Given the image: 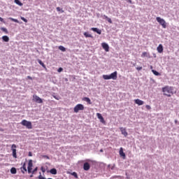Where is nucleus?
<instances>
[{"mask_svg": "<svg viewBox=\"0 0 179 179\" xmlns=\"http://www.w3.org/2000/svg\"><path fill=\"white\" fill-rule=\"evenodd\" d=\"M99 152H103V149H101Z\"/></svg>", "mask_w": 179, "mask_h": 179, "instance_id": "47", "label": "nucleus"}, {"mask_svg": "<svg viewBox=\"0 0 179 179\" xmlns=\"http://www.w3.org/2000/svg\"><path fill=\"white\" fill-rule=\"evenodd\" d=\"M134 103L138 104V106H143L145 102L139 99H137L134 100Z\"/></svg>", "mask_w": 179, "mask_h": 179, "instance_id": "12", "label": "nucleus"}, {"mask_svg": "<svg viewBox=\"0 0 179 179\" xmlns=\"http://www.w3.org/2000/svg\"><path fill=\"white\" fill-rule=\"evenodd\" d=\"M14 2L19 6H23V3L22 2H20V1H19V0H15Z\"/></svg>", "mask_w": 179, "mask_h": 179, "instance_id": "22", "label": "nucleus"}, {"mask_svg": "<svg viewBox=\"0 0 179 179\" xmlns=\"http://www.w3.org/2000/svg\"><path fill=\"white\" fill-rule=\"evenodd\" d=\"M83 110H85V106L82 103L77 104L73 108L74 113H79V111H83Z\"/></svg>", "mask_w": 179, "mask_h": 179, "instance_id": "5", "label": "nucleus"}, {"mask_svg": "<svg viewBox=\"0 0 179 179\" xmlns=\"http://www.w3.org/2000/svg\"><path fill=\"white\" fill-rule=\"evenodd\" d=\"M120 129L122 132V135H124V136H128V132H127V129L125 128L120 127Z\"/></svg>", "mask_w": 179, "mask_h": 179, "instance_id": "13", "label": "nucleus"}, {"mask_svg": "<svg viewBox=\"0 0 179 179\" xmlns=\"http://www.w3.org/2000/svg\"><path fill=\"white\" fill-rule=\"evenodd\" d=\"M145 57H149V53L147 52H143L141 55V58H145Z\"/></svg>", "mask_w": 179, "mask_h": 179, "instance_id": "24", "label": "nucleus"}, {"mask_svg": "<svg viewBox=\"0 0 179 179\" xmlns=\"http://www.w3.org/2000/svg\"><path fill=\"white\" fill-rule=\"evenodd\" d=\"M1 30H2V31H4V33H6V34H8V29L5 27H1Z\"/></svg>", "mask_w": 179, "mask_h": 179, "instance_id": "30", "label": "nucleus"}, {"mask_svg": "<svg viewBox=\"0 0 179 179\" xmlns=\"http://www.w3.org/2000/svg\"><path fill=\"white\" fill-rule=\"evenodd\" d=\"M59 50H60V51H62L63 52H65V51H66V49L65 48V47L62 45L59 46Z\"/></svg>", "mask_w": 179, "mask_h": 179, "instance_id": "25", "label": "nucleus"}, {"mask_svg": "<svg viewBox=\"0 0 179 179\" xmlns=\"http://www.w3.org/2000/svg\"><path fill=\"white\" fill-rule=\"evenodd\" d=\"M21 125H23V127H26L27 129H32L33 125L31 124V122H29L26 120H23L21 122Z\"/></svg>", "mask_w": 179, "mask_h": 179, "instance_id": "3", "label": "nucleus"}, {"mask_svg": "<svg viewBox=\"0 0 179 179\" xmlns=\"http://www.w3.org/2000/svg\"><path fill=\"white\" fill-rule=\"evenodd\" d=\"M16 148H17L16 144H13L11 146V150L13 151V157L14 159H17V155H16Z\"/></svg>", "mask_w": 179, "mask_h": 179, "instance_id": "6", "label": "nucleus"}, {"mask_svg": "<svg viewBox=\"0 0 179 179\" xmlns=\"http://www.w3.org/2000/svg\"><path fill=\"white\" fill-rule=\"evenodd\" d=\"M42 172L45 173V169H44L43 167L41 168Z\"/></svg>", "mask_w": 179, "mask_h": 179, "instance_id": "40", "label": "nucleus"}, {"mask_svg": "<svg viewBox=\"0 0 179 179\" xmlns=\"http://www.w3.org/2000/svg\"><path fill=\"white\" fill-rule=\"evenodd\" d=\"M38 179H45V178L43 177L41 175L38 176Z\"/></svg>", "mask_w": 179, "mask_h": 179, "instance_id": "38", "label": "nucleus"}, {"mask_svg": "<svg viewBox=\"0 0 179 179\" xmlns=\"http://www.w3.org/2000/svg\"><path fill=\"white\" fill-rule=\"evenodd\" d=\"M27 79H29L30 80H33V78L30 76H27Z\"/></svg>", "mask_w": 179, "mask_h": 179, "instance_id": "39", "label": "nucleus"}, {"mask_svg": "<svg viewBox=\"0 0 179 179\" xmlns=\"http://www.w3.org/2000/svg\"><path fill=\"white\" fill-rule=\"evenodd\" d=\"M83 169L85 171H89L90 170V164L89 162L84 163Z\"/></svg>", "mask_w": 179, "mask_h": 179, "instance_id": "11", "label": "nucleus"}, {"mask_svg": "<svg viewBox=\"0 0 179 179\" xmlns=\"http://www.w3.org/2000/svg\"><path fill=\"white\" fill-rule=\"evenodd\" d=\"M64 71V69L62 67H60L58 69L57 72H62Z\"/></svg>", "mask_w": 179, "mask_h": 179, "instance_id": "34", "label": "nucleus"}, {"mask_svg": "<svg viewBox=\"0 0 179 179\" xmlns=\"http://www.w3.org/2000/svg\"><path fill=\"white\" fill-rule=\"evenodd\" d=\"M2 40H3L6 43H8L9 41V37L8 36H2Z\"/></svg>", "mask_w": 179, "mask_h": 179, "instance_id": "21", "label": "nucleus"}, {"mask_svg": "<svg viewBox=\"0 0 179 179\" xmlns=\"http://www.w3.org/2000/svg\"><path fill=\"white\" fill-rule=\"evenodd\" d=\"M70 174L71 176H73V177H75V178H78V173L76 172H72V173H70Z\"/></svg>", "mask_w": 179, "mask_h": 179, "instance_id": "29", "label": "nucleus"}, {"mask_svg": "<svg viewBox=\"0 0 179 179\" xmlns=\"http://www.w3.org/2000/svg\"><path fill=\"white\" fill-rule=\"evenodd\" d=\"M32 167H33V160L30 159L29 161L28 167H27L29 174L31 173V170L33 169Z\"/></svg>", "mask_w": 179, "mask_h": 179, "instance_id": "7", "label": "nucleus"}, {"mask_svg": "<svg viewBox=\"0 0 179 179\" xmlns=\"http://www.w3.org/2000/svg\"><path fill=\"white\" fill-rule=\"evenodd\" d=\"M117 72L114 71L113 73H110L109 76L108 75H103V79L105 80H109V79H113V80H117Z\"/></svg>", "mask_w": 179, "mask_h": 179, "instance_id": "2", "label": "nucleus"}, {"mask_svg": "<svg viewBox=\"0 0 179 179\" xmlns=\"http://www.w3.org/2000/svg\"><path fill=\"white\" fill-rule=\"evenodd\" d=\"M38 62L39 64L41 65V66H43V68H45V64H44L43 61H41V59H38Z\"/></svg>", "mask_w": 179, "mask_h": 179, "instance_id": "26", "label": "nucleus"}, {"mask_svg": "<svg viewBox=\"0 0 179 179\" xmlns=\"http://www.w3.org/2000/svg\"><path fill=\"white\" fill-rule=\"evenodd\" d=\"M83 101H86L88 104H92V101L90 100V98L89 97H84L83 98Z\"/></svg>", "mask_w": 179, "mask_h": 179, "instance_id": "18", "label": "nucleus"}, {"mask_svg": "<svg viewBox=\"0 0 179 179\" xmlns=\"http://www.w3.org/2000/svg\"><path fill=\"white\" fill-rule=\"evenodd\" d=\"M50 174L55 175V174H57V170L55 168H53L50 170Z\"/></svg>", "mask_w": 179, "mask_h": 179, "instance_id": "23", "label": "nucleus"}, {"mask_svg": "<svg viewBox=\"0 0 179 179\" xmlns=\"http://www.w3.org/2000/svg\"><path fill=\"white\" fill-rule=\"evenodd\" d=\"M21 171L23 174L27 171V169H26V163H24L22 167H21Z\"/></svg>", "mask_w": 179, "mask_h": 179, "instance_id": "17", "label": "nucleus"}, {"mask_svg": "<svg viewBox=\"0 0 179 179\" xmlns=\"http://www.w3.org/2000/svg\"><path fill=\"white\" fill-rule=\"evenodd\" d=\"M174 90V87H170L169 85H166L164 87H162V92L164 96H166V97H171L173 94H174V92H173Z\"/></svg>", "mask_w": 179, "mask_h": 179, "instance_id": "1", "label": "nucleus"}, {"mask_svg": "<svg viewBox=\"0 0 179 179\" xmlns=\"http://www.w3.org/2000/svg\"><path fill=\"white\" fill-rule=\"evenodd\" d=\"M152 73H154V75H155V76H160V73L157 72L155 70H152Z\"/></svg>", "mask_w": 179, "mask_h": 179, "instance_id": "27", "label": "nucleus"}, {"mask_svg": "<svg viewBox=\"0 0 179 179\" xmlns=\"http://www.w3.org/2000/svg\"><path fill=\"white\" fill-rule=\"evenodd\" d=\"M37 170H38V168L36 167V168L34 169V171H32V174H34V173H35L36 171H37Z\"/></svg>", "mask_w": 179, "mask_h": 179, "instance_id": "36", "label": "nucleus"}, {"mask_svg": "<svg viewBox=\"0 0 179 179\" xmlns=\"http://www.w3.org/2000/svg\"><path fill=\"white\" fill-rule=\"evenodd\" d=\"M136 69L137 71H142V66L137 67Z\"/></svg>", "mask_w": 179, "mask_h": 179, "instance_id": "37", "label": "nucleus"}, {"mask_svg": "<svg viewBox=\"0 0 179 179\" xmlns=\"http://www.w3.org/2000/svg\"><path fill=\"white\" fill-rule=\"evenodd\" d=\"M130 3L132 2L131 0L129 1Z\"/></svg>", "mask_w": 179, "mask_h": 179, "instance_id": "48", "label": "nucleus"}, {"mask_svg": "<svg viewBox=\"0 0 179 179\" xmlns=\"http://www.w3.org/2000/svg\"><path fill=\"white\" fill-rule=\"evenodd\" d=\"M0 22H3V18L0 17Z\"/></svg>", "mask_w": 179, "mask_h": 179, "instance_id": "42", "label": "nucleus"}, {"mask_svg": "<svg viewBox=\"0 0 179 179\" xmlns=\"http://www.w3.org/2000/svg\"><path fill=\"white\" fill-rule=\"evenodd\" d=\"M102 48H103V50H105L106 52H108L110 51V47L108 46V44L106 43H102Z\"/></svg>", "mask_w": 179, "mask_h": 179, "instance_id": "10", "label": "nucleus"}, {"mask_svg": "<svg viewBox=\"0 0 179 179\" xmlns=\"http://www.w3.org/2000/svg\"><path fill=\"white\" fill-rule=\"evenodd\" d=\"M44 157H45L46 159H50V157L47 155H45Z\"/></svg>", "mask_w": 179, "mask_h": 179, "instance_id": "44", "label": "nucleus"}, {"mask_svg": "<svg viewBox=\"0 0 179 179\" xmlns=\"http://www.w3.org/2000/svg\"><path fill=\"white\" fill-rule=\"evenodd\" d=\"M119 153H120V156L122 157H123V159H125V157H126L125 156V152H124V150L122 149V148H120Z\"/></svg>", "mask_w": 179, "mask_h": 179, "instance_id": "15", "label": "nucleus"}, {"mask_svg": "<svg viewBox=\"0 0 179 179\" xmlns=\"http://www.w3.org/2000/svg\"><path fill=\"white\" fill-rule=\"evenodd\" d=\"M108 167H110V165H108Z\"/></svg>", "mask_w": 179, "mask_h": 179, "instance_id": "49", "label": "nucleus"}, {"mask_svg": "<svg viewBox=\"0 0 179 179\" xmlns=\"http://www.w3.org/2000/svg\"><path fill=\"white\" fill-rule=\"evenodd\" d=\"M54 99H55L56 100H59V99H58L56 96H54Z\"/></svg>", "mask_w": 179, "mask_h": 179, "instance_id": "43", "label": "nucleus"}, {"mask_svg": "<svg viewBox=\"0 0 179 179\" xmlns=\"http://www.w3.org/2000/svg\"><path fill=\"white\" fill-rule=\"evenodd\" d=\"M157 51L159 52V54H162V52H163V45L159 44L157 48Z\"/></svg>", "mask_w": 179, "mask_h": 179, "instance_id": "14", "label": "nucleus"}, {"mask_svg": "<svg viewBox=\"0 0 179 179\" xmlns=\"http://www.w3.org/2000/svg\"><path fill=\"white\" fill-rule=\"evenodd\" d=\"M29 157H31V156H32L31 152H29Z\"/></svg>", "mask_w": 179, "mask_h": 179, "instance_id": "45", "label": "nucleus"}, {"mask_svg": "<svg viewBox=\"0 0 179 179\" xmlns=\"http://www.w3.org/2000/svg\"><path fill=\"white\" fill-rule=\"evenodd\" d=\"M156 20L159 23V24H161V26H162L163 29H166V27H167V23H166L164 19H162L160 17H157Z\"/></svg>", "mask_w": 179, "mask_h": 179, "instance_id": "4", "label": "nucleus"}, {"mask_svg": "<svg viewBox=\"0 0 179 179\" xmlns=\"http://www.w3.org/2000/svg\"><path fill=\"white\" fill-rule=\"evenodd\" d=\"M9 19H10V20H12V22H15V23H19V20H17L16 19H14L12 17H10Z\"/></svg>", "mask_w": 179, "mask_h": 179, "instance_id": "31", "label": "nucleus"}, {"mask_svg": "<svg viewBox=\"0 0 179 179\" xmlns=\"http://www.w3.org/2000/svg\"><path fill=\"white\" fill-rule=\"evenodd\" d=\"M96 116H97V118L100 120V122L102 124H106V120H104V117H103V116L101 115V113H96Z\"/></svg>", "mask_w": 179, "mask_h": 179, "instance_id": "9", "label": "nucleus"}, {"mask_svg": "<svg viewBox=\"0 0 179 179\" xmlns=\"http://www.w3.org/2000/svg\"><path fill=\"white\" fill-rule=\"evenodd\" d=\"M91 30L92 31H94L95 33H97V34H101V31L100 29H99L98 28L92 27V28H91Z\"/></svg>", "mask_w": 179, "mask_h": 179, "instance_id": "16", "label": "nucleus"}, {"mask_svg": "<svg viewBox=\"0 0 179 179\" xmlns=\"http://www.w3.org/2000/svg\"><path fill=\"white\" fill-rule=\"evenodd\" d=\"M84 36L86 38L89 37L90 38H93V36H92V34H89V32H85Z\"/></svg>", "mask_w": 179, "mask_h": 179, "instance_id": "19", "label": "nucleus"}, {"mask_svg": "<svg viewBox=\"0 0 179 179\" xmlns=\"http://www.w3.org/2000/svg\"><path fill=\"white\" fill-rule=\"evenodd\" d=\"M33 100L34 101H36V103H39L40 104H41V103H43V99H41V98H40L37 95H34L33 96Z\"/></svg>", "mask_w": 179, "mask_h": 179, "instance_id": "8", "label": "nucleus"}, {"mask_svg": "<svg viewBox=\"0 0 179 179\" xmlns=\"http://www.w3.org/2000/svg\"><path fill=\"white\" fill-rule=\"evenodd\" d=\"M20 19H21V20H22L25 23H27V19L24 18V17H21Z\"/></svg>", "mask_w": 179, "mask_h": 179, "instance_id": "33", "label": "nucleus"}, {"mask_svg": "<svg viewBox=\"0 0 179 179\" xmlns=\"http://www.w3.org/2000/svg\"><path fill=\"white\" fill-rule=\"evenodd\" d=\"M10 173L11 174H16V168H11Z\"/></svg>", "mask_w": 179, "mask_h": 179, "instance_id": "28", "label": "nucleus"}, {"mask_svg": "<svg viewBox=\"0 0 179 179\" xmlns=\"http://www.w3.org/2000/svg\"><path fill=\"white\" fill-rule=\"evenodd\" d=\"M145 108H147V110H151L152 107H150L149 105H146Z\"/></svg>", "mask_w": 179, "mask_h": 179, "instance_id": "35", "label": "nucleus"}, {"mask_svg": "<svg viewBox=\"0 0 179 179\" xmlns=\"http://www.w3.org/2000/svg\"><path fill=\"white\" fill-rule=\"evenodd\" d=\"M150 69H153V66H150Z\"/></svg>", "mask_w": 179, "mask_h": 179, "instance_id": "46", "label": "nucleus"}, {"mask_svg": "<svg viewBox=\"0 0 179 179\" xmlns=\"http://www.w3.org/2000/svg\"><path fill=\"white\" fill-rule=\"evenodd\" d=\"M57 12H61L62 13H64V10L62 8H60L59 7L56 8Z\"/></svg>", "mask_w": 179, "mask_h": 179, "instance_id": "32", "label": "nucleus"}, {"mask_svg": "<svg viewBox=\"0 0 179 179\" xmlns=\"http://www.w3.org/2000/svg\"><path fill=\"white\" fill-rule=\"evenodd\" d=\"M103 17L104 19H106V20H108V23H113V20H111V18H109L107 15H104Z\"/></svg>", "mask_w": 179, "mask_h": 179, "instance_id": "20", "label": "nucleus"}, {"mask_svg": "<svg viewBox=\"0 0 179 179\" xmlns=\"http://www.w3.org/2000/svg\"><path fill=\"white\" fill-rule=\"evenodd\" d=\"M114 167H115V165L112 166L110 167V169H111V170H114Z\"/></svg>", "mask_w": 179, "mask_h": 179, "instance_id": "41", "label": "nucleus"}]
</instances>
